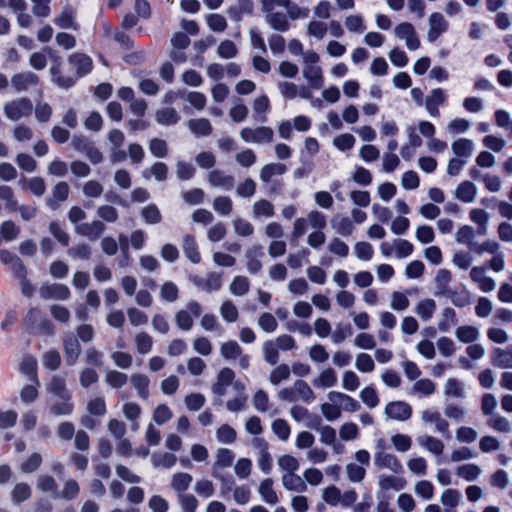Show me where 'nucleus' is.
<instances>
[{"label":"nucleus","instance_id":"obj_1","mask_svg":"<svg viewBox=\"0 0 512 512\" xmlns=\"http://www.w3.org/2000/svg\"><path fill=\"white\" fill-rule=\"evenodd\" d=\"M319 60V55L314 51L308 50L303 54V77L313 89H321L324 85L323 70L318 65Z\"/></svg>","mask_w":512,"mask_h":512},{"label":"nucleus","instance_id":"obj_2","mask_svg":"<svg viewBox=\"0 0 512 512\" xmlns=\"http://www.w3.org/2000/svg\"><path fill=\"white\" fill-rule=\"evenodd\" d=\"M240 137L250 144H269L273 141L274 131L268 126L244 127L240 131Z\"/></svg>","mask_w":512,"mask_h":512},{"label":"nucleus","instance_id":"obj_3","mask_svg":"<svg viewBox=\"0 0 512 512\" xmlns=\"http://www.w3.org/2000/svg\"><path fill=\"white\" fill-rule=\"evenodd\" d=\"M33 112V104L26 97L17 98L4 105V114L11 121H19Z\"/></svg>","mask_w":512,"mask_h":512},{"label":"nucleus","instance_id":"obj_4","mask_svg":"<svg viewBox=\"0 0 512 512\" xmlns=\"http://www.w3.org/2000/svg\"><path fill=\"white\" fill-rule=\"evenodd\" d=\"M189 280L200 290L212 293L222 287V273L209 272L206 277L190 275Z\"/></svg>","mask_w":512,"mask_h":512},{"label":"nucleus","instance_id":"obj_5","mask_svg":"<svg viewBox=\"0 0 512 512\" xmlns=\"http://www.w3.org/2000/svg\"><path fill=\"white\" fill-rule=\"evenodd\" d=\"M394 35L405 41L406 47L411 50H417L421 43L417 36L415 27L409 22H402L394 28Z\"/></svg>","mask_w":512,"mask_h":512},{"label":"nucleus","instance_id":"obj_6","mask_svg":"<svg viewBox=\"0 0 512 512\" xmlns=\"http://www.w3.org/2000/svg\"><path fill=\"white\" fill-rule=\"evenodd\" d=\"M421 420L426 424H434V431L450 438L449 423L445 420L440 412L434 409H426L421 412Z\"/></svg>","mask_w":512,"mask_h":512},{"label":"nucleus","instance_id":"obj_7","mask_svg":"<svg viewBox=\"0 0 512 512\" xmlns=\"http://www.w3.org/2000/svg\"><path fill=\"white\" fill-rule=\"evenodd\" d=\"M429 30L427 40L430 43L435 42L443 33L448 31L449 22L439 12H433L428 19Z\"/></svg>","mask_w":512,"mask_h":512},{"label":"nucleus","instance_id":"obj_8","mask_svg":"<svg viewBox=\"0 0 512 512\" xmlns=\"http://www.w3.org/2000/svg\"><path fill=\"white\" fill-rule=\"evenodd\" d=\"M106 230L105 224L101 220L84 222L75 226V232L90 241H96Z\"/></svg>","mask_w":512,"mask_h":512},{"label":"nucleus","instance_id":"obj_9","mask_svg":"<svg viewBox=\"0 0 512 512\" xmlns=\"http://www.w3.org/2000/svg\"><path fill=\"white\" fill-rule=\"evenodd\" d=\"M447 100V94L442 88H434L425 98V108L431 117L440 116L439 107L444 105Z\"/></svg>","mask_w":512,"mask_h":512},{"label":"nucleus","instance_id":"obj_10","mask_svg":"<svg viewBox=\"0 0 512 512\" xmlns=\"http://www.w3.org/2000/svg\"><path fill=\"white\" fill-rule=\"evenodd\" d=\"M27 320L38 333L43 335H54V324L50 320L42 318L39 309H31L27 315Z\"/></svg>","mask_w":512,"mask_h":512},{"label":"nucleus","instance_id":"obj_11","mask_svg":"<svg viewBox=\"0 0 512 512\" xmlns=\"http://www.w3.org/2000/svg\"><path fill=\"white\" fill-rule=\"evenodd\" d=\"M385 414L389 419L406 421L412 415V408L404 401H392L386 405Z\"/></svg>","mask_w":512,"mask_h":512},{"label":"nucleus","instance_id":"obj_12","mask_svg":"<svg viewBox=\"0 0 512 512\" xmlns=\"http://www.w3.org/2000/svg\"><path fill=\"white\" fill-rule=\"evenodd\" d=\"M264 257L262 246L255 245L248 248L245 252L246 268L250 274H257L262 270L261 259Z\"/></svg>","mask_w":512,"mask_h":512},{"label":"nucleus","instance_id":"obj_13","mask_svg":"<svg viewBox=\"0 0 512 512\" xmlns=\"http://www.w3.org/2000/svg\"><path fill=\"white\" fill-rule=\"evenodd\" d=\"M39 294L46 300H66L70 296V290L66 285L60 283L44 284L40 287Z\"/></svg>","mask_w":512,"mask_h":512},{"label":"nucleus","instance_id":"obj_14","mask_svg":"<svg viewBox=\"0 0 512 512\" xmlns=\"http://www.w3.org/2000/svg\"><path fill=\"white\" fill-rule=\"evenodd\" d=\"M63 350L67 365H75L81 353L78 339L72 334L66 335L63 339Z\"/></svg>","mask_w":512,"mask_h":512},{"label":"nucleus","instance_id":"obj_15","mask_svg":"<svg viewBox=\"0 0 512 512\" xmlns=\"http://www.w3.org/2000/svg\"><path fill=\"white\" fill-rule=\"evenodd\" d=\"M374 463L378 468H387L395 474H399L403 471V467L397 457L384 451L375 453Z\"/></svg>","mask_w":512,"mask_h":512},{"label":"nucleus","instance_id":"obj_16","mask_svg":"<svg viewBox=\"0 0 512 512\" xmlns=\"http://www.w3.org/2000/svg\"><path fill=\"white\" fill-rule=\"evenodd\" d=\"M39 82V77L33 72H21L13 75L11 78L12 87L16 92H23L32 86H36Z\"/></svg>","mask_w":512,"mask_h":512},{"label":"nucleus","instance_id":"obj_17","mask_svg":"<svg viewBox=\"0 0 512 512\" xmlns=\"http://www.w3.org/2000/svg\"><path fill=\"white\" fill-rule=\"evenodd\" d=\"M328 399L336 400L339 404L340 411L356 412L361 408L360 403L353 397L338 391H330L327 394Z\"/></svg>","mask_w":512,"mask_h":512},{"label":"nucleus","instance_id":"obj_18","mask_svg":"<svg viewBox=\"0 0 512 512\" xmlns=\"http://www.w3.org/2000/svg\"><path fill=\"white\" fill-rule=\"evenodd\" d=\"M235 459V454L232 450L227 448H219L216 452V459L212 466V476H218L220 470L232 466Z\"/></svg>","mask_w":512,"mask_h":512},{"label":"nucleus","instance_id":"obj_19","mask_svg":"<svg viewBox=\"0 0 512 512\" xmlns=\"http://www.w3.org/2000/svg\"><path fill=\"white\" fill-rule=\"evenodd\" d=\"M266 13V22L276 31L286 32L290 28L287 14L284 12H275L274 10L264 11Z\"/></svg>","mask_w":512,"mask_h":512},{"label":"nucleus","instance_id":"obj_20","mask_svg":"<svg viewBox=\"0 0 512 512\" xmlns=\"http://www.w3.org/2000/svg\"><path fill=\"white\" fill-rule=\"evenodd\" d=\"M47 391L59 399H72V394L67 389L65 379L59 375L51 377L47 385Z\"/></svg>","mask_w":512,"mask_h":512},{"label":"nucleus","instance_id":"obj_21","mask_svg":"<svg viewBox=\"0 0 512 512\" xmlns=\"http://www.w3.org/2000/svg\"><path fill=\"white\" fill-rule=\"evenodd\" d=\"M274 482L271 478L262 480L258 486V493L263 502L268 505H276L279 502V497L273 487Z\"/></svg>","mask_w":512,"mask_h":512},{"label":"nucleus","instance_id":"obj_22","mask_svg":"<svg viewBox=\"0 0 512 512\" xmlns=\"http://www.w3.org/2000/svg\"><path fill=\"white\" fill-rule=\"evenodd\" d=\"M68 61L76 68L77 77H82L92 70L91 58L83 53L71 54Z\"/></svg>","mask_w":512,"mask_h":512},{"label":"nucleus","instance_id":"obj_23","mask_svg":"<svg viewBox=\"0 0 512 512\" xmlns=\"http://www.w3.org/2000/svg\"><path fill=\"white\" fill-rule=\"evenodd\" d=\"M130 382L133 388L137 391V395L141 399L147 400L149 398L150 379L147 375L142 373H134L130 377Z\"/></svg>","mask_w":512,"mask_h":512},{"label":"nucleus","instance_id":"obj_24","mask_svg":"<svg viewBox=\"0 0 512 512\" xmlns=\"http://www.w3.org/2000/svg\"><path fill=\"white\" fill-rule=\"evenodd\" d=\"M451 149L453 153L456 155V158L467 159L472 156L475 149V145L474 142L470 139L459 138L452 143Z\"/></svg>","mask_w":512,"mask_h":512},{"label":"nucleus","instance_id":"obj_25","mask_svg":"<svg viewBox=\"0 0 512 512\" xmlns=\"http://www.w3.org/2000/svg\"><path fill=\"white\" fill-rule=\"evenodd\" d=\"M477 195V187L471 181L460 183L455 190V197L464 203H471Z\"/></svg>","mask_w":512,"mask_h":512},{"label":"nucleus","instance_id":"obj_26","mask_svg":"<svg viewBox=\"0 0 512 512\" xmlns=\"http://www.w3.org/2000/svg\"><path fill=\"white\" fill-rule=\"evenodd\" d=\"M337 383V374L334 369L328 367L320 372L318 377L314 378L312 384L316 388H331Z\"/></svg>","mask_w":512,"mask_h":512},{"label":"nucleus","instance_id":"obj_27","mask_svg":"<svg viewBox=\"0 0 512 512\" xmlns=\"http://www.w3.org/2000/svg\"><path fill=\"white\" fill-rule=\"evenodd\" d=\"M208 181L212 186L231 190L234 186V178L220 170H213L208 174Z\"/></svg>","mask_w":512,"mask_h":512},{"label":"nucleus","instance_id":"obj_28","mask_svg":"<svg viewBox=\"0 0 512 512\" xmlns=\"http://www.w3.org/2000/svg\"><path fill=\"white\" fill-rule=\"evenodd\" d=\"M446 297L450 298L451 302L459 308L468 306L471 303V295L470 292L467 290V288L463 285L451 289L449 293L445 295Z\"/></svg>","mask_w":512,"mask_h":512},{"label":"nucleus","instance_id":"obj_29","mask_svg":"<svg viewBox=\"0 0 512 512\" xmlns=\"http://www.w3.org/2000/svg\"><path fill=\"white\" fill-rule=\"evenodd\" d=\"M69 195V186L66 182L57 183L52 191V197L47 200V205L52 210L59 207V203L65 201Z\"/></svg>","mask_w":512,"mask_h":512},{"label":"nucleus","instance_id":"obj_30","mask_svg":"<svg viewBox=\"0 0 512 512\" xmlns=\"http://www.w3.org/2000/svg\"><path fill=\"white\" fill-rule=\"evenodd\" d=\"M274 214V205L270 201L266 199H260L254 202L252 216L255 220L261 218H271L274 216Z\"/></svg>","mask_w":512,"mask_h":512},{"label":"nucleus","instance_id":"obj_31","mask_svg":"<svg viewBox=\"0 0 512 512\" xmlns=\"http://www.w3.org/2000/svg\"><path fill=\"white\" fill-rule=\"evenodd\" d=\"M187 125L189 130L196 137H205L209 136L212 133L211 123L206 118L191 119L188 121Z\"/></svg>","mask_w":512,"mask_h":512},{"label":"nucleus","instance_id":"obj_32","mask_svg":"<svg viewBox=\"0 0 512 512\" xmlns=\"http://www.w3.org/2000/svg\"><path fill=\"white\" fill-rule=\"evenodd\" d=\"M19 370L22 374L26 375L31 382L39 385V379L37 376V361L33 356L24 357L20 362Z\"/></svg>","mask_w":512,"mask_h":512},{"label":"nucleus","instance_id":"obj_33","mask_svg":"<svg viewBox=\"0 0 512 512\" xmlns=\"http://www.w3.org/2000/svg\"><path fill=\"white\" fill-rule=\"evenodd\" d=\"M417 442L421 447L436 456H439L443 453L444 443L438 438L429 435H423L417 438Z\"/></svg>","mask_w":512,"mask_h":512},{"label":"nucleus","instance_id":"obj_34","mask_svg":"<svg viewBox=\"0 0 512 512\" xmlns=\"http://www.w3.org/2000/svg\"><path fill=\"white\" fill-rule=\"evenodd\" d=\"M282 484L285 489L295 492H305L307 486L305 481L295 473H285L282 476Z\"/></svg>","mask_w":512,"mask_h":512},{"label":"nucleus","instance_id":"obj_35","mask_svg":"<svg viewBox=\"0 0 512 512\" xmlns=\"http://www.w3.org/2000/svg\"><path fill=\"white\" fill-rule=\"evenodd\" d=\"M331 226L337 234L344 237L350 236L354 231L353 221L348 217H334Z\"/></svg>","mask_w":512,"mask_h":512},{"label":"nucleus","instance_id":"obj_36","mask_svg":"<svg viewBox=\"0 0 512 512\" xmlns=\"http://www.w3.org/2000/svg\"><path fill=\"white\" fill-rule=\"evenodd\" d=\"M456 338L462 343H473L480 337L477 327L471 325L459 326L455 331Z\"/></svg>","mask_w":512,"mask_h":512},{"label":"nucleus","instance_id":"obj_37","mask_svg":"<svg viewBox=\"0 0 512 512\" xmlns=\"http://www.w3.org/2000/svg\"><path fill=\"white\" fill-rule=\"evenodd\" d=\"M270 110V102L266 95L257 97L253 102L254 119L258 122L267 120L266 114Z\"/></svg>","mask_w":512,"mask_h":512},{"label":"nucleus","instance_id":"obj_38","mask_svg":"<svg viewBox=\"0 0 512 512\" xmlns=\"http://www.w3.org/2000/svg\"><path fill=\"white\" fill-rule=\"evenodd\" d=\"M168 174V167L163 162H156L154 163L150 168L144 169L142 171V176L149 180L152 177L155 178V180L162 182L165 181Z\"/></svg>","mask_w":512,"mask_h":512},{"label":"nucleus","instance_id":"obj_39","mask_svg":"<svg viewBox=\"0 0 512 512\" xmlns=\"http://www.w3.org/2000/svg\"><path fill=\"white\" fill-rule=\"evenodd\" d=\"M183 251L185 256L194 264L201 261V256L198 251V245L195 238L191 235H185L183 239Z\"/></svg>","mask_w":512,"mask_h":512},{"label":"nucleus","instance_id":"obj_40","mask_svg":"<svg viewBox=\"0 0 512 512\" xmlns=\"http://www.w3.org/2000/svg\"><path fill=\"white\" fill-rule=\"evenodd\" d=\"M452 276L451 272L447 269L438 270L435 276V284H436V295L445 296L451 290L449 288V283L451 282Z\"/></svg>","mask_w":512,"mask_h":512},{"label":"nucleus","instance_id":"obj_41","mask_svg":"<svg viewBox=\"0 0 512 512\" xmlns=\"http://www.w3.org/2000/svg\"><path fill=\"white\" fill-rule=\"evenodd\" d=\"M60 72V61L58 58H56L53 65L50 68L52 81L55 82L59 87L65 89L72 87L75 84L76 79L69 76H61Z\"/></svg>","mask_w":512,"mask_h":512},{"label":"nucleus","instance_id":"obj_42","mask_svg":"<svg viewBox=\"0 0 512 512\" xmlns=\"http://www.w3.org/2000/svg\"><path fill=\"white\" fill-rule=\"evenodd\" d=\"M492 364L501 369L512 368V351L501 348L494 349Z\"/></svg>","mask_w":512,"mask_h":512},{"label":"nucleus","instance_id":"obj_43","mask_svg":"<svg viewBox=\"0 0 512 512\" xmlns=\"http://www.w3.org/2000/svg\"><path fill=\"white\" fill-rule=\"evenodd\" d=\"M436 302L433 299L426 298L421 300L415 307V313L423 320H430L436 311Z\"/></svg>","mask_w":512,"mask_h":512},{"label":"nucleus","instance_id":"obj_44","mask_svg":"<svg viewBox=\"0 0 512 512\" xmlns=\"http://www.w3.org/2000/svg\"><path fill=\"white\" fill-rule=\"evenodd\" d=\"M293 385L297 401H302L304 403H312L314 401L315 394L307 382L304 380H296Z\"/></svg>","mask_w":512,"mask_h":512},{"label":"nucleus","instance_id":"obj_45","mask_svg":"<svg viewBox=\"0 0 512 512\" xmlns=\"http://www.w3.org/2000/svg\"><path fill=\"white\" fill-rule=\"evenodd\" d=\"M155 119L161 125L170 126L176 124L180 116L174 108L167 107L157 110Z\"/></svg>","mask_w":512,"mask_h":512},{"label":"nucleus","instance_id":"obj_46","mask_svg":"<svg viewBox=\"0 0 512 512\" xmlns=\"http://www.w3.org/2000/svg\"><path fill=\"white\" fill-rule=\"evenodd\" d=\"M481 473V468L473 463L460 465L456 468L457 476L468 482L475 481Z\"/></svg>","mask_w":512,"mask_h":512},{"label":"nucleus","instance_id":"obj_47","mask_svg":"<svg viewBox=\"0 0 512 512\" xmlns=\"http://www.w3.org/2000/svg\"><path fill=\"white\" fill-rule=\"evenodd\" d=\"M193 481V477L185 472H179L173 475L171 480V487L173 490L180 494H185L184 492L189 488L190 484Z\"/></svg>","mask_w":512,"mask_h":512},{"label":"nucleus","instance_id":"obj_48","mask_svg":"<svg viewBox=\"0 0 512 512\" xmlns=\"http://www.w3.org/2000/svg\"><path fill=\"white\" fill-rule=\"evenodd\" d=\"M406 485V481L403 478L391 476V475H381L379 478V486L382 490H394L400 491Z\"/></svg>","mask_w":512,"mask_h":512},{"label":"nucleus","instance_id":"obj_49","mask_svg":"<svg viewBox=\"0 0 512 512\" xmlns=\"http://www.w3.org/2000/svg\"><path fill=\"white\" fill-rule=\"evenodd\" d=\"M54 23L61 29L77 30V24L74 19V13L70 8H64L62 12L54 19Z\"/></svg>","mask_w":512,"mask_h":512},{"label":"nucleus","instance_id":"obj_50","mask_svg":"<svg viewBox=\"0 0 512 512\" xmlns=\"http://www.w3.org/2000/svg\"><path fill=\"white\" fill-rule=\"evenodd\" d=\"M286 172V166L281 163H269L262 167L260 171V179L264 183H268L273 176L282 175Z\"/></svg>","mask_w":512,"mask_h":512},{"label":"nucleus","instance_id":"obj_51","mask_svg":"<svg viewBox=\"0 0 512 512\" xmlns=\"http://www.w3.org/2000/svg\"><path fill=\"white\" fill-rule=\"evenodd\" d=\"M328 400V402L321 404V413L327 421L333 422L341 417V411L336 400Z\"/></svg>","mask_w":512,"mask_h":512},{"label":"nucleus","instance_id":"obj_52","mask_svg":"<svg viewBox=\"0 0 512 512\" xmlns=\"http://www.w3.org/2000/svg\"><path fill=\"white\" fill-rule=\"evenodd\" d=\"M105 382L113 389H120L128 382V376L118 370H109L105 375Z\"/></svg>","mask_w":512,"mask_h":512},{"label":"nucleus","instance_id":"obj_53","mask_svg":"<svg viewBox=\"0 0 512 512\" xmlns=\"http://www.w3.org/2000/svg\"><path fill=\"white\" fill-rule=\"evenodd\" d=\"M176 461V456L168 452L154 453L151 457V462L154 467L171 468L175 465Z\"/></svg>","mask_w":512,"mask_h":512},{"label":"nucleus","instance_id":"obj_54","mask_svg":"<svg viewBox=\"0 0 512 512\" xmlns=\"http://www.w3.org/2000/svg\"><path fill=\"white\" fill-rule=\"evenodd\" d=\"M344 23L347 30L351 33L362 34L366 30L364 18L360 14L347 16Z\"/></svg>","mask_w":512,"mask_h":512},{"label":"nucleus","instance_id":"obj_55","mask_svg":"<svg viewBox=\"0 0 512 512\" xmlns=\"http://www.w3.org/2000/svg\"><path fill=\"white\" fill-rule=\"evenodd\" d=\"M469 250L482 255L484 253L496 254L499 251V244L496 241H485L483 243L471 242L469 243Z\"/></svg>","mask_w":512,"mask_h":512},{"label":"nucleus","instance_id":"obj_56","mask_svg":"<svg viewBox=\"0 0 512 512\" xmlns=\"http://www.w3.org/2000/svg\"><path fill=\"white\" fill-rule=\"evenodd\" d=\"M457 323L456 312L453 308L447 307L442 311L438 329L441 332H448Z\"/></svg>","mask_w":512,"mask_h":512},{"label":"nucleus","instance_id":"obj_57","mask_svg":"<svg viewBox=\"0 0 512 512\" xmlns=\"http://www.w3.org/2000/svg\"><path fill=\"white\" fill-rule=\"evenodd\" d=\"M232 225L234 232L240 237H249L254 233V226L246 219L235 218Z\"/></svg>","mask_w":512,"mask_h":512},{"label":"nucleus","instance_id":"obj_58","mask_svg":"<svg viewBox=\"0 0 512 512\" xmlns=\"http://www.w3.org/2000/svg\"><path fill=\"white\" fill-rule=\"evenodd\" d=\"M355 256L362 261H370L374 255L372 245L365 241L357 242L353 248Z\"/></svg>","mask_w":512,"mask_h":512},{"label":"nucleus","instance_id":"obj_59","mask_svg":"<svg viewBox=\"0 0 512 512\" xmlns=\"http://www.w3.org/2000/svg\"><path fill=\"white\" fill-rule=\"evenodd\" d=\"M250 283L245 276H236L230 284V292L235 296H243L249 291Z\"/></svg>","mask_w":512,"mask_h":512},{"label":"nucleus","instance_id":"obj_60","mask_svg":"<svg viewBox=\"0 0 512 512\" xmlns=\"http://www.w3.org/2000/svg\"><path fill=\"white\" fill-rule=\"evenodd\" d=\"M213 209L221 216H227L232 212L233 203L227 196H218L213 201Z\"/></svg>","mask_w":512,"mask_h":512},{"label":"nucleus","instance_id":"obj_61","mask_svg":"<svg viewBox=\"0 0 512 512\" xmlns=\"http://www.w3.org/2000/svg\"><path fill=\"white\" fill-rule=\"evenodd\" d=\"M141 215L147 224H158L162 220L160 210L155 204H149L141 211Z\"/></svg>","mask_w":512,"mask_h":512},{"label":"nucleus","instance_id":"obj_62","mask_svg":"<svg viewBox=\"0 0 512 512\" xmlns=\"http://www.w3.org/2000/svg\"><path fill=\"white\" fill-rule=\"evenodd\" d=\"M99 375L92 367H85L80 371L79 383L83 388H89L91 385L98 382Z\"/></svg>","mask_w":512,"mask_h":512},{"label":"nucleus","instance_id":"obj_63","mask_svg":"<svg viewBox=\"0 0 512 512\" xmlns=\"http://www.w3.org/2000/svg\"><path fill=\"white\" fill-rule=\"evenodd\" d=\"M96 213L102 222L115 223L119 218L118 210L108 204L99 206Z\"/></svg>","mask_w":512,"mask_h":512},{"label":"nucleus","instance_id":"obj_64","mask_svg":"<svg viewBox=\"0 0 512 512\" xmlns=\"http://www.w3.org/2000/svg\"><path fill=\"white\" fill-rule=\"evenodd\" d=\"M220 352L226 360H233L241 356L242 348L236 341H228L221 345Z\"/></svg>","mask_w":512,"mask_h":512}]
</instances>
